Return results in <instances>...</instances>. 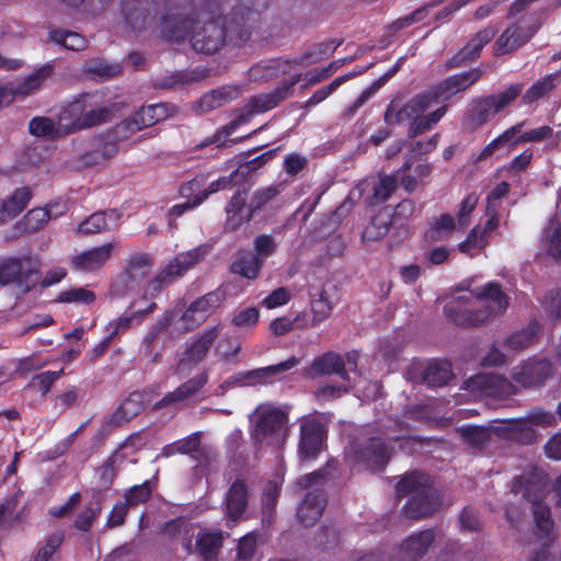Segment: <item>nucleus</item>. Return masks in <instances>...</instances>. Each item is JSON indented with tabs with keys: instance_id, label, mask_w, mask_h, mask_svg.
Returning <instances> with one entry per match:
<instances>
[{
	"instance_id": "69168bd1",
	"label": "nucleus",
	"mask_w": 561,
	"mask_h": 561,
	"mask_svg": "<svg viewBox=\"0 0 561 561\" xmlns=\"http://www.w3.org/2000/svg\"><path fill=\"white\" fill-rule=\"evenodd\" d=\"M199 261V253L197 250L184 252L178 254L172 261L168 263L169 266H172V271L174 274H178L179 277L183 276L192 266H194Z\"/></svg>"
},
{
	"instance_id": "a878e982",
	"label": "nucleus",
	"mask_w": 561,
	"mask_h": 561,
	"mask_svg": "<svg viewBox=\"0 0 561 561\" xmlns=\"http://www.w3.org/2000/svg\"><path fill=\"white\" fill-rule=\"evenodd\" d=\"M53 70V66L47 64L35 69L31 75L13 87H9L8 84L2 85V99L7 93L13 96H27L35 93L43 87L45 80L51 76Z\"/></svg>"
},
{
	"instance_id": "b1692460",
	"label": "nucleus",
	"mask_w": 561,
	"mask_h": 561,
	"mask_svg": "<svg viewBox=\"0 0 561 561\" xmlns=\"http://www.w3.org/2000/svg\"><path fill=\"white\" fill-rule=\"evenodd\" d=\"M327 506L325 493L322 489L308 492L297 510L301 526H314L321 518Z\"/></svg>"
},
{
	"instance_id": "052dcab7",
	"label": "nucleus",
	"mask_w": 561,
	"mask_h": 561,
	"mask_svg": "<svg viewBox=\"0 0 561 561\" xmlns=\"http://www.w3.org/2000/svg\"><path fill=\"white\" fill-rule=\"evenodd\" d=\"M397 190V176H381L374 186L373 194L369 199L370 205H378L386 202Z\"/></svg>"
},
{
	"instance_id": "774afa93",
	"label": "nucleus",
	"mask_w": 561,
	"mask_h": 561,
	"mask_svg": "<svg viewBox=\"0 0 561 561\" xmlns=\"http://www.w3.org/2000/svg\"><path fill=\"white\" fill-rule=\"evenodd\" d=\"M87 73L100 78L110 79L121 73L122 68L118 64H108L103 59L91 60L85 68Z\"/></svg>"
},
{
	"instance_id": "4468645a",
	"label": "nucleus",
	"mask_w": 561,
	"mask_h": 561,
	"mask_svg": "<svg viewBox=\"0 0 561 561\" xmlns=\"http://www.w3.org/2000/svg\"><path fill=\"white\" fill-rule=\"evenodd\" d=\"M327 440V430L324 425L316 420L308 419L300 424V437L298 443V453L301 459H316L321 453Z\"/></svg>"
},
{
	"instance_id": "4be33fe9",
	"label": "nucleus",
	"mask_w": 561,
	"mask_h": 561,
	"mask_svg": "<svg viewBox=\"0 0 561 561\" xmlns=\"http://www.w3.org/2000/svg\"><path fill=\"white\" fill-rule=\"evenodd\" d=\"M546 490V476L536 468L515 477L512 481V492L520 494L528 502L543 499Z\"/></svg>"
},
{
	"instance_id": "5fc2aeb1",
	"label": "nucleus",
	"mask_w": 561,
	"mask_h": 561,
	"mask_svg": "<svg viewBox=\"0 0 561 561\" xmlns=\"http://www.w3.org/2000/svg\"><path fill=\"white\" fill-rule=\"evenodd\" d=\"M483 47L474 38H471L465 47L446 61L447 69L461 67L468 61L477 59Z\"/></svg>"
},
{
	"instance_id": "79ce46f5",
	"label": "nucleus",
	"mask_w": 561,
	"mask_h": 561,
	"mask_svg": "<svg viewBox=\"0 0 561 561\" xmlns=\"http://www.w3.org/2000/svg\"><path fill=\"white\" fill-rule=\"evenodd\" d=\"M34 194L30 186L18 187L5 199H2V215L19 216L30 204Z\"/></svg>"
},
{
	"instance_id": "0e129e2a",
	"label": "nucleus",
	"mask_w": 561,
	"mask_h": 561,
	"mask_svg": "<svg viewBox=\"0 0 561 561\" xmlns=\"http://www.w3.org/2000/svg\"><path fill=\"white\" fill-rule=\"evenodd\" d=\"M479 202V195L474 192L463 197L457 213V229L465 230L470 225V217Z\"/></svg>"
},
{
	"instance_id": "09e8293b",
	"label": "nucleus",
	"mask_w": 561,
	"mask_h": 561,
	"mask_svg": "<svg viewBox=\"0 0 561 561\" xmlns=\"http://www.w3.org/2000/svg\"><path fill=\"white\" fill-rule=\"evenodd\" d=\"M221 545L222 536L220 533H209L205 530L198 534L196 548L199 556L205 561L215 560Z\"/></svg>"
},
{
	"instance_id": "de8ad7c7",
	"label": "nucleus",
	"mask_w": 561,
	"mask_h": 561,
	"mask_svg": "<svg viewBox=\"0 0 561 561\" xmlns=\"http://www.w3.org/2000/svg\"><path fill=\"white\" fill-rule=\"evenodd\" d=\"M392 225V218L389 213L380 211L373 216L369 224L363 231L364 242L379 241L387 236Z\"/></svg>"
},
{
	"instance_id": "13d9d810",
	"label": "nucleus",
	"mask_w": 561,
	"mask_h": 561,
	"mask_svg": "<svg viewBox=\"0 0 561 561\" xmlns=\"http://www.w3.org/2000/svg\"><path fill=\"white\" fill-rule=\"evenodd\" d=\"M96 299L94 291L84 287H76L62 290L58 294L56 301L60 304L92 305Z\"/></svg>"
},
{
	"instance_id": "e433bc0d",
	"label": "nucleus",
	"mask_w": 561,
	"mask_h": 561,
	"mask_svg": "<svg viewBox=\"0 0 561 561\" xmlns=\"http://www.w3.org/2000/svg\"><path fill=\"white\" fill-rule=\"evenodd\" d=\"M239 94L240 90L236 85L221 87L205 93L199 99L198 106L203 112H209L236 100Z\"/></svg>"
},
{
	"instance_id": "7ed1b4c3",
	"label": "nucleus",
	"mask_w": 561,
	"mask_h": 561,
	"mask_svg": "<svg viewBox=\"0 0 561 561\" xmlns=\"http://www.w3.org/2000/svg\"><path fill=\"white\" fill-rule=\"evenodd\" d=\"M433 105V101L427 91L421 92L408 102L400 105L392 101L385 111V122L387 124L409 123L408 136L415 138L431 130L446 114L447 105L444 104L437 110L425 114Z\"/></svg>"
},
{
	"instance_id": "ddd939ff",
	"label": "nucleus",
	"mask_w": 561,
	"mask_h": 561,
	"mask_svg": "<svg viewBox=\"0 0 561 561\" xmlns=\"http://www.w3.org/2000/svg\"><path fill=\"white\" fill-rule=\"evenodd\" d=\"M553 373L554 368L550 360L535 358L514 367L511 377L520 387L531 389L542 387Z\"/></svg>"
},
{
	"instance_id": "864d4df0",
	"label": "nucleus",
	"mask_w": 561,
	"mask_h": 561,
	"mask_svg": "<svg viewBox=\"0 0 561 561\" xmlns=\"http://www.w3.org/2000/svg\"><path fill=\"white\" fill-rule=\"evenodd\" d=\"M244 439L243 433L240 428H234L225 439V450L228 459L231 462H240L244 460Z\"/></svg>"
},
{
	"instance_id": "c9c22d12",
	"label": "nucleus",
	"mask_w": 561,
	"mask_h": 561,
	"mask_svg": "<svg viewBox=\"0 0 561 561\" xmlns=\"http://www.w3.org/2000/svg\"><path fill=\"white\" fill-rule=\"evenodd\" d=\"M104 501L99 491H88L85 503L77 514L72 526H93L101 516Z\"/></svg>"
},
{
	"instance_id": "4c0bfd02",
	"label": "nucleus",
	"mask_w": 561,
	"mask_h": 561,
	"mask_svg": "<svg viewBox=\"0 0 561 561\" xmlns=\"http://www.w3.org/2000/svg\"><path fill=\"white\" fill-rule=\"evenodd\" d=\"M156 483L151 480H146L140 484L133 485L124 492L123 500L129 504V506L137 512L138 526H142L145 517L144 512H138L139 505L145 504L151 496Z\"/></svg>"
},
{
	"instance_id": "f8f14e48",
	"label": "nucleus",
	"mask_w": 561,
	"mask_h": 561,
	"mask_svg": "<svg viewBox=\"0 0 561 561\" xmlns=\"http://www.w3.org/2000/svg\"><path fill=\"white\" fill-rule=\"evenodd\" d=\"M225 299L226 293L217 288L192 301L181 316L184 330L193 331L203 324Z\"/></svg>"
},
{
	"instance_id": "f03ea898",
	"label": "nucleus",
	"mask_w": 561,
	"mask_h": 561,
	"mask_svg": "<svg viewBox=\"0 0 561 561\" xmlns=\"http://www.w3.org/2000/svg\"><path fill=\"white\" fill-rule=\"evenodd\" d=\"M111 117L112 108L104 104L103 94L83 92L61 108L57 124L64 135H69L107 123Z\"/></svg>"
},
{
	"instance_id": "cd10ccee",
	"label": "nucleus",
	"mask_w": 561,
	"mask_h": 561,
	"mask_svg": "<svg viewBox=\"0 0 561 561\" xmlns=\"http://www.w3.org/2000/svg\"><path fill=\"white\" fill-rule=\"evenodd\" d=\"M208 381V374L206 371L196 375L185 382L181 383L175 390L168 392L161 400L156 403L157 409H161L171 404L183 402L194 397L201 391Z\"/></svg>"
},
{
	"instance_id": "20e7f679",
	"label": "nucleus",
	"mask_w": 561,
	"mask_h": 561,
	"mask_svg": "<svg viewBox=\"0 0 561 561\" xmlns=\"http://www.w3.org/2000/svg\"><path fill=\"white\" fill-rule=\"evenodd\" d=\"M396 493L400 499L410 495L403 512L412 520L430 517L440 506V496L433 488L431 476L420 471L403 476L396 485Z\"/></svg>"
},
{
	"instance_id": "6ab92c4d",
	"label": "nucleus",
	"mask_w": 561,
	"mask_h": 561,
	"mask_svg": "<svg viewBox=\"0 0 561 561\" xmlns=\"http://www.w3.org/2000/svg\"><path fill=\"white\" fill-rule=\"evenodd\" d=\"M226 220L224 224L225 232H236L242 226L249 224L254 215L247 206V191L238 190L229 199L225 207Z\"/></svg>"
},
{
	"instance_id": "393cba45",
	"label": "nucleus",
	"mask_w": 561,
	"mask_h": 561,
	"mask_svg": "<svg viewBox=\"0 0 561 561\" xmlns=\"http://www.w3.org/2000/svg\"><path fill=\"white\" fill-rule=\"evenodd\" d=\"M309 377L337 375L343 380L348 381L350 375L345 369V363L341 355L334 352H327L316 357L307 369Z\"/></svg>"
},
{
	"instance_id": "e2e57ef3",
	"label": "nucleus",
	"mask_w": 561,
	"mask_h": 561,
	"mask_svg": "<svg viewBox=\"0 0 561 561\" xmlns=\"http://www.w3.org/2000/svg\"><path fill=\"white\" fill-rule=\"evenodd\" d=\"M64 375V368L57 371H43L33 376L28 382V387L33 388L45 397L51 389L53 385Z\"/></svg>"
},
{
	"instance_id": "58836bf2",
	"label": "nucleus",
	"mask_w": 561,
	"mask_h": 561,
	"mask_svg": "<svg viewBox=\"0 0 561 561\" xmlns=\"http://www.w3.org/2000/svg\"><path fill=\"white\" fill-rule=\"evenodd\" d=\"M117 450L110 455L96 469L95 476L98 478L96 486L91 488L89 491H99L103 499L106 497V492L112 489L114 481L117 477V469L115 467Z\"/></svg>"
},
{
	"instance_id": "473e14b6",
	"label": "nucleus",
	"mask_w": 561,
	"mask_h": 561,
	"mask_svg": "<svg viewBox=\"0 0 561 561\" xmlns=\"http://www.w3.org/2000/svg\"><path fill=\"white\" fill-rule=\"evenodd\" d=\"M265 263H263L251 250H239L230 265V273L254 280Z\"/></svg>"
},
{
	"instance_id": "9b49d317",
	"label": "nucleus",
	"mask_w": 561,
	"mask_h": 561,
	"mask_svg": "<svg viewBox=\"0 0 561 561\" xmlns=\"http://www.w3.org/2000/svg\"><path fill=\"white\" fill-rule=\"evenodd\" d=\"M392 447L380 437H370L352 446L356 462L363 463L366 469L381 471L391 458Z\"/></svg>"
},
{
	"instance_id": "aec40b11",
	"label": "nucleus",
	"mask_w": 561,
	"mask_h": 561,
	"mask_svg": "<svg viewBox=\"0 0 561 561\" xmlns=\"http://www.w3.org/2000/svg\"><path fill=\"white\" fill-rule=\"evenodd\" d=\"M58 206L57 203L47 204L46 207H35L26 213V215L13 226V232L9 239L18 238L23 234H32L42 230L53 217L64 214H53V207Z\"/></svg>"
},
{
	"instance_id": "3c124183",
	"label": "nucleus",
	"mask_w": 561,
	"mask_h": 561,
	"mask_svg": "<svg viewBox=\"0 0 561 561\" xmlns=\"http://www.w3.org/2000/svg\"><path fill=\"white\" fill-rule=\"evenodd\" d=\"M559 72H553L550 75H547L541 80H538L535 82L529 89L526 90V92L523 94V103L524 104H531L546 94H548L550 91H552L557 84V80L559 78Z\"/></svg>"
},
{
	"instance_id": "a18cd8bd",
	"label": "nucleus",
	"mask_w": 561,
	"mask_h": 561,
	"mask_svg": "<svg viewBox=\"0 0 561 561\" xmlns=\"http://www.w3.org/2000/svg\"><path fill=\"white\" fill-rule=\"evenodd\" d=\"M539 330L540 323L536 319L530 320L526 328L507 336L505 345L514 351L525 350L536 342Z\"/></svg>"
},
{
	"instance_id": "6e6552de",
	"label": "nucleus",
	"mask_w": 561,
	"mask_h": 561,
	"mask_svg": "<svg viewBox=\"0 0 561 561\" xmlns=\"http://www.w3.org/2000/svg\"><path fill=\"white\" fill-rule=\"evenodd\" d=\"M39 276L41 260L38 256L26 254L2 261V285L12 283L26 294L36 287Z\"/></svg>"
},
{
	"instance_id": "bf43d9fd",
	"label": "nucleus",
	"mask_w": 561,
	"mask_h": 561,
	"mask_svg": "<svg viewBox=\"0 0 561 561\" xmlns=\"http://www.w3.org/2000/svg\"><path fill=\"white\" fill-rule=\"evenodd\" d=\"M342 44V41H328L322 42L316 45L314 49L311 51L304 53L298 64L302 66H307L312 62H317L322 60L324 57L330 56L334 53V50Z\"/></svg>"
},
{
	"instance_id": "72a5a7b5",
	"label": "nucleus",
	"mask_w": 561,
	"mask_h": 561,
	"mask_svg": "<svg viewBox=\"0 0 561 561\" xmlns=\"http://www.w3.org/2000/svg\"><path fill=\"white\" fill-rule=\"evenodd\" d=\"M170 114L169 105L156 103L142 106L129 119L128 127L140 130L164 121Z\"/></svg>"
},
{
	"instance_id": "2eb2a0df",
	"label": "nucleus",
	"mask_w": 561,
	"mask_h": 561,
	"mask_svg": "<svg viewBox=\"0 0 561 561\" xmlns=\"http://www.w3.org/2000/svg\"><path fill=\"white\" fill-rule=\"evenodd\" d=\"M118 144L111 134L95 135L89 140L87 149L80 153L78 161L83 168H92L114 158Z\"/></svg>"
},
{
	"instance_id": "f257e3e1",
	"label": "nucleus",
	"mask_w": 561,
	"mask_h": 561,
	"mask_svg": "<svg viewBox=\"0 0 561 561\" xmlns=\"http://www.w3.org/2000/svg\"><path fill=\"white\" fill-rule=\"evenodd\" d=\"M232 9L222 21L221 4L218 0L201 1V10L209 15L199 19L191 36L193 49L199 54L213 55L228 41L236 46L247 43L261 13L267 8V0H231Z\"/></svg>"
},
{
	"instance_id": "7c9ffc66",
	"label": "nucleus",
	"mask_w": 561,
	"mask_h": 561,
	"mask_svg": "<svg viewBox=\"0 0 561 561\" xmlns=\"http://www.w3.org/2000/svg\"><path fill=\"white\" fill-rule=\"evenodd\" d=\"M474 382L490 397L507 398L517 393V387L506 377L497 374H481Z\"/></svg>"
},
{
	"instance_id": "ea45409f",
	"label": "nucleus",
	"mask_w": 561,
	"mask_h": 561,
	"mask_svg": "<svg viewBox=\"0 0 561 561\" xmlns=\"http://www.w3.org/2000/svg\"><path fill=\"white\" fill-rule=\"evenodd\" d=\"M453 378L451 364L447 360H434L430 363L422 375L424 383L430 387H444Z\"/></svg>"
},
{
	"instance_id": "9d476101",
	"label": "nucleus",
	"mask_w": 561,
	"mask_h": 561,
	"mask_svg": "<svg viewBox=\"0 0 561 561\" xmlns=\"http://www.w3.org/2000/svg\"><path fill=\"white\" fill-rule=\"evenodd\" d=\"M483 77V70L472 68L455 73L426 90L433 103L449 101L453 96L467 91Z\"/></svg>"
},
{
	"instance_id": "338daca9",
	"label": "nucleus",
	"mask_w": 561,
	"mask_h": 561,
	"mask_svg": "<svg viewBox=\"0 0 561 561\" xmlns=\"http://www.w3.org/2000/svg\"><path fill=\"white\" fill-rule=\"evenodd\" d=\"M332 309L333 306L327 298L325 291L322 290L319 295V298L317 300H313L311 304V327H317L321 322L327 320L330 317Z\"/></svg>"
},
{
	"instance_id": "dca6fc26",
	"label": "nucleus",
	"mask_w": 561,
	"mask_h": 561,
	"mask_svg": "<svg viewBox=\"0 0 561 561\" xmlns=\"http://www.w3.org/2000/svg\"><path fill=\"white\" fill-rule=\"evenodd\" d=\"M250 490L242 479H236L224 497V513L231 523L244 522L249 506Z\"/></svg>"
},
{
	"instance_id": "0eeeda50",
	"label": "nucleus",
	"mask_w": 561,
	"mask_h": 561,
	"mask_svg": "<svg viewBox=\"0 0 561 561\" xmlns=\"http://www.w3.org/2000/svg\"><path fill=\"white\" fill-rule=\"evenodd\" d=\"M288 415L278 408H257L250 419V437L255 448L267 440H279L284 435Z\"/></svg>"
},
{
	"instance_id": "6e6d98bb",
	"label": "nucleus",
	"mask_w": 561,
	"mask_h": 561,
	"mask_svg": "<svg viewBox=\"0 0 561 561\" xmlns=\"http://www.w3.org/2000/svg\"><path fill=\"white\" fill-rule=\"evenodd\" d=\"M458 432L468 445L478 449L485 447L491 438L490 431L483 426H461Z\"/></svg>"
},
{
	"instance_id": "c03bdc74",
	"label": "nucleus",
	"mask_w": 561,
	"mask_h": 561,
	"mask_svg": "<svg viewBox=\"0 0 561 561\" xmlns=\"http://www.w3.org/2000/svg\"><path fill=\"white\" fill-rule=\"evenodd\" d=\"M299 363L300 359L298 357L290 356L284 362L266 367L255 368L259 385L273 383L280 380L285 373L295 368Z\"/></svg>"
},
{
	"instance_id": "f3484780",
	"label": "nucleus",
	"mask_w": 561,
	"mask_h": 561,
	"mask_svg": "<svg viewBox=\"0 0 561 561\" xmlns=\"http://www.w3.org/2000/svg\"><path fill=\"white\" fill-rule=\"evenodd\" d=\"M219 325H213L192 336L185 344V351L179 360V365H197L203 362L210 347L218 339Z\"/></svg>"
},
{
	"instance_id": "5701e85b",
	"label": "nucleus",
	"mask_w": 561,
	"mask_h": 561,
	"mask_svg": "<svg viewBox=\"0 0 561 561\" xmlns=\"http://www.w3.org/2000/svg\"><path fill=\"white\" fill-rule=\"evenodd\" d=\"M527 530L531 538L530 545L534 546L527 561H560L550 553V548L558 537L556 528H528Z\"/></svg>"
},
{
	"instance_id": "bb28decb",
	"label": "nucleus",
	"mask_w": 561,
	"mask_h": 561,
	"mask_svg": "<svg viewBox=\"0 0 561 561\" xmlns=\"http://www.w3.org/2000/svg\"><path fill=\"white\" fill-rule=\"evenodd\" d=\"M158 2L159 0H122V12L125 22L135 32L145 30L150 19V10L144 4L156 9Z\"/></svg>"
},
{
	"instance_id": "4d7b16f0",
	"label": "nucleus",
	"mask_w": 561,
	"mask_h": 561,
	"mask_svg": "<svg viewBox=\"0 0 561 561\" xmlns=\"http://www.w3.org/2000/svg\"><path fill=\"white\" fill-rule=\"evenodd\" d=\"M283 190L282 183L256 190L248 205L252 214L255 216L268 202L279 195Z\"/></svg>"
},
{
	"instance_id": "39448f33",
	"label": "nucleus",
	"mask_w": 561,
	"mask_h": 561,
	"mask_svg": "<svg viewBox=\"0 0 561 561\" xmlns=\"http://www.w3.org/2000/svg\"><path fill=\"white\" fill-rule=\"evenodd\" d=\"M165 7L168 12L161 18L160 31L168 42L185 41L188 35L192 36L199 19L209 15L201 10V2L196 4L193 0H165Z\"/></svg>"
},
{
	"instance_id": "412c9836",
	"label": "nucleus",
	"mask_w": 561,
	"mask_h": 561,
	"mask_svg": "<svg viewBox=\"0 0 561 561\" xmlns=\"http://www.w3.org/2000/svg\"><path fill=\"white\" fill-rule=\"evenodd\" d=\"M114 244L112 242L95 247L71 257L70 266L73 271L91 273L105 266L112 256Z\"/></svg>"
},
{
	"instance_id": "a211bd4d",
	"label": "nucleus",
	"mask_w": 561,
	"mask_h": 561,
	"mask_svg": "<svg viewBox=\"0 0 561 561\" xmlns=\"http://www.w3.org/2000/svg\"><path fill=\"white\" fill-rule=\"evenodd\" d=\"M536 31L535 27L527 24L524 20L512 24L496 39L494 56L506 55L520 48L533 38Z\"/></svg>"
},
{
	"instance_id": "f704fd0d",
	"label": "nucleus",
	"mask_w": 561,
	"mask_h": 561,
	"mask_svg": "<svg viewBox=\"0 0 561 561\" xmlns=\"http://www.w3.org/2000/svg\"><path fill=\"white\" fill-rule=\"evenodd\" d=\"M499 435L516 440L523 445H530L537 440L536 431L523 419L506 420L496 427Z\"/></svg>"
},
{
	"instance_id": "423d86ee",
	"label": "nucleus",
	"mask_w": 561,
	"mask_h": 561,
	"mask_svg": "<svg viewBox=\"0 0 561 561\" xmlns=\"http://www.w3.org/2000/svg\"><path fill=\"white\" fill-rule=\"evenodd\" d=\"M522 91L523 84L514 83L499 94L473 98L463 115L465 126L470 130L481 128L494 114L510 106L522 94Z\"/></svg>"
},
{
	"instance_id": "603ef678",
	"label": "nucleus",
	"mask_w": 561,
	"mask_h": 561,
	"mask_svg": "<svg viewBox=\"0 0 561 561\" xmlns=\"http://www.w3.org/2000/svg\"><path fill=\"white\" fill-rule=\"evenodd\" d=\"M28 131L32 136L47 139H56L64 135L59 125H55L53 119L45 116L33 117L28 123Z\"/></svg>"
},
{
	"instance_id": "37998d69",
	"label": "nucleus",
	"mask_w": 561,
	"mask_h": 561,
	"mask_svg": "<svg viewBox=\"0 0 561 561\" xmlns=\"http://www.w3.org/2000/svg\"><path fill=\"white\" fill-rule=\"evenodd\" d=\"M474 296L479 300H490L495 305L494 316L506 311L510 305L508 296L503 291L497 282H489L483 287L476 289Z\"/></svg>"
},
{
	"instance_id": "680f3d73",
	"label": "nucleus",
	"mask_w": 561,
	"mask_h": 561,
	"mask_svg": "<svg viewBox=\"0 0 561 561\" xmlns=\"http://www.w3.org/2000/svg\"><path fill=\"white\" fill-rule=\"evenodd\" d=\"M489 243V239L481 234V227L474 226L467 238L458 244V250L469 256H473V250H482Z\"/></svg>"
},
{
	"instance_id": "c85d7f7f",
	"label": "nucleus",
	"mask_w": 561,
	"mask_h": 561,
	"mask_svg": "<svg viewBox=\"0 0 561 561\" xmlns=\"http://www.w3.org/2000/svg\"><path fill=\"white\" fill-rule=\"evenodd\" d=\"M122 214L116 209L95 211L82 220L77 228L81 234H95L118 226Z\"/></svg>"
},
{
	"instance_id": "c756f323",
	"label": "nucleus",
	"mask_w": 561,
	"mask_h": 561,
	"mask_svg": "<svg viewBox=\"0 0 561 561\" xmlns=\"http://www.w3.org/2000/svg\"><path fill=\"white\" fill-rule=\"evenodd\" d=\"M173 320V312L167 311L146 333L141 343V352L144 356L149 357L152 364L162 360V348L157 351L158 337L165 332Z\"/></svg>"
},
{
	"instance_id": "8fccbe9b",
	"label": "nucleus",
	"mask_w": 561,
	"mask_h": 561,
	"mask_svg": "<svg viewBox=\"0 0 561 561\" xmlns=\"http://www.w3.org/2000/svg\"><path fill=\"white\" fill-rule=\"evenodd\" d=\"M49 39L68 50L80 51L88 46L87 38L72 31L53 30L49 32Z\"/></svg>"
},
{
	"instance_id": "1a4fd4ad",
	"label": "nucleus",
	"mask_w": 561,
	"mask_h": 561,
	"mask_svg": "<svg viewBox=\"0 0 561 561\" xmlns=\"http://www.w3.org/2000/svg\"><path fill=\"white\" fill-rule=\"evenodd\" d=\"M470 297L459 296L444 307L449 321L458 327L472 328L483 324L494 317L493 307L481 306L478 308L468 307Z\"/></svg>"
},
{
	"instance_id": "a19ab883",
	"label": "nucleus",
	"mask_w": 561,
	"mask_h": 561,
	"mask_svg": "<svg viewBox=\"0 0 561 561\" xmlns=\"http://www.w3.org/2000/svg\"><path fill=\"white\" fill-rule=\"evenodd\" d=\"M280 494V486L275 481H267L262 493V526H271L276 515V505Z\"/></svg>"
},
{
	"instance_id": "2f4dec72",
	"label": "nucleus",
	"mask_w": 561,
	"mask_h": 561,
	"mask_svg": "<svg viewBox=\"0 0 561 561\" xmlns=\"http://www.w3.org/2000/svg\"><path fill=\"white\" fill-rule=\"evenodd\" d=\"M434 528H424L423 530L410 536L400 546V553L407 561H416L421 559L433 543L435 534Z\"/></svg>"
},
{
	"instance_id": "49530a36",
	"label": "nucleus",
	"mask_w": 561,
	"mask_h": 561,
	"mask_svg": "<svg viewBox=\"0 0 561 561\" xmlns=\"http://www.w3.org/2000/svg\"><path fill=\"white\" fill-rule=\"evenodd\" d=\"M524 122L517 123L513 125L512 127L507 128L504 133H502L500 136L491 140L480 152L478 156V160H485L490 156H492L495 151L506 147H515L514 145L515 139L517 138L518 134L520 133Z\"/></svg>"
}]
</instances>
